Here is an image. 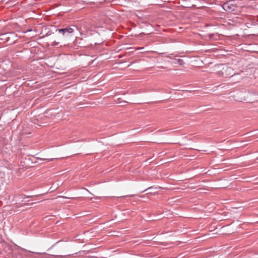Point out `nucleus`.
<instances>
[{"mask_svg": "<svg viewBox=\"0 0 258 258\" xmlns=\"http://www.w3.org/2000/svg\"><path fill=\"white\" fill-rule=\"evenodd\" d=\"M223 9L228 13H233L237 14L239 12V7L234 1H230L225 2L222 6Z\"/></svg>", "mask_w": 258, "mask_h": 258, "instance_id": "1", "label": "nucleus"}, {"mask_svg": "<svg viewBox=\"0 0 258 258\" xmlns=\"http://www.w3.org/2000/svg\"><path fill=\"white\" fill-rule=\"evenodd\" d=\"M76 27L74 26H72L70 27H66L63 29H57L59 33H61L63 36L65 37L70 36L74 32L75 29Z\"/></svg>", "mask_w": 258, "mask_h": 258, "instance_id": "2", "label": "nucleus"}, {"mask_svg": "<svg viewBox=\"0 0 258 258\" xmlns=\"http://www.w3.org/2000/svg\"><path fill=\"white\" fill-rule=\"evenodd\" d=\"M173 63L174 64H179L180 65H182L184 63V62L182 59L178 58L175 59Z\"/></svg>", "mask_w": 258, "mask_h": 258, "instance_id": "3", "label": "nucleus"}, {"mask_svg": "<svg viewBox=\"0 0 258 258\" xmlns=\"http://www.w3.org/2000/svg\"><path fill=\"white\" fill-rule=\"evenodd\" d=\"M8 33H6V34H3L1 36L3 37L2 38H1V39H5L7 41H9V37H7V35H8Z\"/></svg>", "mask_w": 258, "mask_h": 258, "instance_id": "4", "label": "nucleus"}, {"mask_svg": "<svg viewBox=\"0 0 258 258\" xmlns=\"http://www.w3.org/2000/svg\"><path fill=\"white\" fill-rule=\"evenodd\" d=\"M55 158H52V159H48V161H52L53 160V159H54Z\"/></svg>", "mask_w": 258, "mask_h": 258, "instance_id": "5", "label": "nucleus"}, {"mask_svg": "<svg viewBox=\"0 0 258 258\" xmlns=\"http://www.w3.org/2000/svg\"><path fill=\"white\" fill-rule=\"evenodd\" d=\"M128 196H121V197H119V198H121V197H127Z\"/></svg>", "mask_w": 258, "mask_h": 258, "instance_id": "6", "label": "nucleus"}, {"mask_svg": "<svg viewBox=\"0 0 258 258\" xmlns=\"http://www.w3.org/2000/svg\"><path fill=\"white\" fill-rule=\"evenodd\" d=\"M60 198H67V197H60Z\"/></svg>", "mask_w": 258, "mask_h": 258, "instance_id": "7", "label": "nucleus"}, {"mask_svg": "<svg viewBox=\"0 0 258 258\" xmlns=\"http://www.w3.org/2000/svg\"><path fill=\"white\" fill-rule=\"evenodd\" d=\"M56 44H57V42L54 43V45H56Z\"/></svg>", "mask_w": 258, "mask_h": 258, "instance_id": "8", "label": "nucleus"}, {"mask_svg": "<svg viewBox=\"0 0 258 258\" xmlns=\"http://www.w3.org/2000/svg\"><path fill=\"white\" fill-rule=\"evenodd\" d=\"M56 44H57V42L54 43V45H56Z\"/></svg>", "mask_w": 258, "mask_h": 258, "instance_id": "9", "label": "nucleus"}, {"mask_svg": "<svg viewBox=\"0 0 258 258\" xmlns=\"http://www.w3.org/2000/svg\"><path fill=\"white\" fill-rule=\"evenodd\" d=\"M3 2V0H0V3Z\"/></svg>", "mask_w": 258, "mask_h": 258, "instance_id": "10", "label": "nucleus"}, {"mask_svg": "<svg viewBox=\"0 0 258 258\" xmlns=\"http://www.w3.org/2000/svg\"><path fill=\"white\" fill-rule=\"evenodd\" d=\"M152 188V187H149V188H148V189H150V188ZM146 190H147V189Z\"/></svg>", "mask_w": 258, "mask_h": 258, "instance_id": "11", "label": "nucleus"}, {"mask_svg": "<svg viewBox=\"0 0 258 258\" xmlns=\"http://www.w3.org/2000/svg\"><path fill=\"white\" fill-rule=\"evenodd\" d=\"M129 196V197H132V196H133V195H130V196Z\"/></svg>", "mask_w": 258, "mask_h": 258, "instance_id": "12", "label": "nucleus"}]
</instances>
